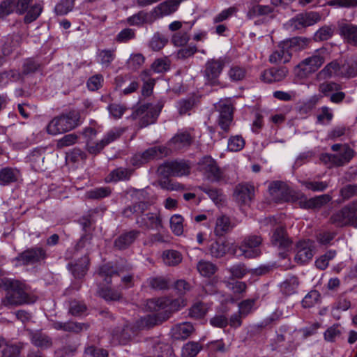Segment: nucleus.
<instances>
[{
	"label": "nucleus",
	"mask_w": 357,
	"mask_h": 357,
	"mask_svg": "<svg viewBox=\"0 0 357 357\" xmlns=\"http://www.w3.org/2000/svg\"><path fill=\"white\" fill-rule=\"evenodd\" d=\"M326 54V49L317 50L312 56L303 59L294 68L295 76L299 79L308 77L322 66Z\"/></svg>",
	"instance_id": "1"
},
{
	"label": "nucleus",
	"mask_w": 357,
	"mask_h": 357,
	"mask_svg": "<svg viewBox=\"0 0 357 357\" xmlns=\"http://www.w3.org/2000/svg\"><path fill=\"white\" fill-rule=\"evenodd\" d=\"M186 304L187 301L183 297L174 300L169 298H158L149 300L146 306L151 311L161 312L163 314L162 319L166 320L172 312L180 310Z\"/></svg>",
	"instance_id": "2"
},
{
	"label": "nucleus",
	"mask_w": 357,
	"mask_h": 357,
	"mask_svg": "<svg viewBox=\"0 0 357 357\" xmlns=\"http://www.w3.org/2000/svg\"><path fill=\"white\" fill-rule=\"evenodd\" d=\"M79 119L78 112L70 111L66 115L53 119L47 126V131L48 134H65L78 126Z\"/></svg>",
	"instance_id": "3"
},
{
	"label": "nucleus",
	"mask_w": 357,
	"mask_h": 357,
	"mask_svg": "<svg viewBox=\"0 0 357 357\" xmlns=\"http://www.w3.org/2000/svg\"><path fill=\"white\" fill-rule=\"evenodd\" d=\"M331 149L337 153L322 154L320 157V160L328 167L343 166L354 157V151L347 144H335L331 146Z\"/></svg>",
	"instance_id": "4"
},
{
	"label": "nucleus",
	"mask_w": 357,
	"mask_h": 357,
	"mask_svg": "<svg viewBox=\"0 0 357 357\" xmlns=\"http://www.w3.org/2000/svg\"><path fill=\"white\" fill-rule=\"evenodd\" d=\"M5 285L8 289L6 296L8 303L10 305H21L28 302L26 285L16 280L6 279Z\"/></svg>",
	"instance_id": "5"
},
{
	"label": "nucleus",
	"mask_w": 357,
	"mask_h": 357,
	"mask_svg": "<svg viewBox=\"0 0 357 357\" xmlns=\"http://www.w3.org/2000/svg\"><path fill=\"white\" fill-rule=\"evenodd\" d=\"M225 66V58L211 59L204 65L203 75L206 83L211 86L218 85L219 77Z\"/></svg>",
	"instance_id": "6"
},
{
	"label": "nucleus",
	"mask_w": 357,
	"mask_h": 357,
	"mask_svg": "<svg viewBox=\"0 0 357 357\" xmlns=\"http://www.w3.org/2000/svg\"><path fill=\"white\" fill-rule=\"evenodd\" d=\"M157 173L163 178L181 177L190 173V166L185 161H171L163 163L158 168Z\"/></svg>",
	"instance_id": "7"
},
{
	"label": "nucleus",
	"mask_w": 357,
	"mask_h": 357,
	"mask_svg": "<svg viewBox=\"0 0 357 357\" xmlns=\"http://www.w3.org/2000/svg\"><path fill=\"white\" fill-rule=\"evenodd\" d=\"M197 170L204 178L212 182L219 181L222 177V172L215 160L209 155L203 156L197 162Z\"/></svg>",
	"instance_id": "8"
},
{
	"label": "nucleus",
	"mask_w": 357,
	"mask_h": 357,
	"mask_svg": "<svg viewBox=\"0 0 357 357\" xmlns=\"http://www.w3.org/2000/svg\"><path fill=\"white\" fill-rule=\"evenodd\" d=\"M321 20L320 15L317 12L300 13L290 19L285 24L287 29L296 31L314 25Z\"/></svg>",
	"instance_id": "9"
},
{
	"label": "nucleus",
	"mask_w": 357,
	"mask_h": 357,
	"mask_svg": "<svg viewBox=\"0 0 357 357\" xmlns=\"http://www.w3.org/2000/svg\"><path fill=\"white\" fill-rule=\"evenodd\" d=\"M295 252V261L298 264H306L315 254V243L310 239L301 240L296 244Z\"/></svg>",
	"instance_id": "10"
},
{
	"label": "nucleus",
	"mask_w": 357,
	"mask_h": 357,
	"mask_svg": "<svg viewBox=\"0 0 357 357\" xmlns=\"http://www.w3.org/2000/svg\"><path fill=\"white\" fill-rule=\"evenodd\" d=\"M261 242L262 239L259 236L250 235L245 237L239 248L241 255L245 258H255L259 256Z\"/></svg>",
	"instance_id": "11"
},
{
	"label": "nucleus",
	"mask_w": 357,
	"mask_h": 357,
	"mask_svg": "<svg viewBox=\"0 0 357 357\" xmlns=\"http://www.w3.org/2000/svg\"><path fill=\"white\" fill-rule=\"evenodd\" d=\"M46 257L45 251L41 248H34L20 253L13 259L15 266L33 264Z\"/></svg>",
	"instance_id": "12"
},
{
	"label": "nucleus",
	"mask_w": 357,
	"mask_h": 357,
	"mask_svg": "<svg viewBox=\"0 0 357 357\" xmlns=\"http://www.w3.org/2000/svg\"><path fill=\"white\" fill-rule=\"evenodd\" d=\"M219 112L218 123L225 132H227L232 121L233 107L229 100H220L215 106Z\"/></svg>",
	"instance_id": "13"
},
{
	"label": "nucleus",
	"mask_w": 357,
	"mask_h": 357,
	"mask_svg": "<svg viewBox=\"0 0 357 357\" xmlns=\"http://www.w3.org/2000/svg\"><path fill=\"white\" fill-rule=\"evenodd\" d=\"M163 106V100L158 101L155 106H153L151 104H145L141 105L136 110V113L137 115H142L146 114L145 116L143 117L142 123L144 126H146L147 125L155 122L159 116Z\"/></svg>",
	"instance_id": "14"
},
{
	"label": "nucleus",
	"mask_w": 357,
	"mask_h": 357,
	"mask_svg": "<svg viewBox=\"0 0 357 357\" xmlns=\"http://www.w3.org/2000/svg\"><path fill=\"white\" fill-rule=\"evenodd\" d=\"M332 199V196L328 194H324L314 197L307 199L304 195H301L298 199V203L301 208H319L328 204Z\"/></svg>",
	"instance_id": "15"
},
{
	"label": "nucleus",
	"mask_w": 357,
	"mask_h": 357,
	"mask_svg": "<svg viewBox=\"0 0 357 357\" xmlns=\"http://www.w3.org/2000/svg\"><path fill=\"white\" fill-rule=\"evenodd\" d=\"M292 56L289 45L284 41L280 43L269 56V61L271 63H285L290 61Z\"/></svg>",
	"instance_id": "16"
},
{
	"label": "nucleus",
	"mask_w": 357,
	"mask_h": 357,
	"mask_svg": "<svg viewBox=\"0 0 357 357\" xmlns=\"http://www.w3.org/2000/svg\"><path fill=\"white\" fill-rule=\"evenodd\" d=\"M86 149L91 154L98 153L107 144L116 139L117 135H108L101 139L96 138V135H86Z\"/></svg>",
	"instance_id": "17"
},
{
	"label": "nucleus",
	"mask_w": 357,
	"mask_h": 357,
	"mask_svg": "<svg viewBox=\"0 0 357 357\" xmlns=\"http://www.w3.org/2000/svg\"><path fill=\"white\" fill-rule=\"evenodd\" d=\"M195 330L192 323L185 321L173 326L170 331V335L174 340H185L195 332Z\"/></svg>",
	"instance_id": "18"
},
{
	"label": "nucleus",
	"mask_w": 357,
	"mask_h": 357,
	"mask_svg": "<svg viewBox=\"0 0 357 357\" xmlns=\"http://www.w3.org/2000/svg\"><path fill=\"white\" fill-rule=\"evenodd\" d=\"M288 70L286 68H271L264 70L261 74V79L266 83H273L283 80Z\"/></svg>",
	"instance_id": "19"
},
{
	"label": "nucleus",
	"mask_w": 357,
	"mask_h": 357,
	"mask_svg": "<svg viewBox=\"0 0 357 357\" xmlns=\"http://www.w3.org/2000/svg\"><path fill=\"white\" fill-rule=\"evenodd\" d=\"M339 31L347 43L357 47V25L342 22L339 24Z\"/></svg>",
	"instance_id": "20"
},
{
	"label": "nucleus",
	"mask_w": 357,
	"mask_h": 357,
	"mask_svg": "<svg viewBox=\"0 0 357 357\" xmlns=\"http://www.w3.org/2000/svg\"><path fill=\"white\" fill-rule=\"evenodd\" d=\"M254 186L250 184L238 185L234 191V198L241 204H248L254 196Z\"/></svg>",
	"instance_id": "21"
},
{
	"label": "nucleus",
	"mask_w": 357,
	"mask_h": 357,
	"mask_svg": "<svg viewBox=\"0 0 357 357\" xmlns=\"http://www.w3.org/2000/svg\"><path fill=\"white\" fill-rule=\"evenodd\" d=\"M268 190L273 198L278 202L289 199V189L283 182L274 181L271 183Z\"/></svg>",
	"instance_id": "22"
},
{
	"label": "nucleus",
	"mask_w": 357,
	"mask_h": 357,
	"mask_svg": "<svg viewBox=\"0 0 357 357\" xmlns=\"http://www.w3.org/2000/svg\"><path fill=\"white\" fill-rule=\"evenodd\" d=\"M321 96L313 95L307 100H299L295 107L296 112L300 116H305L308 114L320 101Z\"/></svg>",
	"instance_id": "23"
},
{
	"label": "nucleus",
	"mask_w": 357,
	"mask_h": 357,
	"mask_svg": "<svg viewBox=\"0 0 357 357\" xmlns=\"http://www.w3.org/2000/svg\"><path fill=\"white\" fill-rule=\"evenodd\" d=\"M139 231L132 230L120 235L114 241V246L119 250L128 248L138 237Z\"/></svg>",
	"instance_id": "24"
},
{
	"label": "nucleus",
	"mask_w": 357,
	"mask_h": 357,
	"mask_svg": "<svg viewBox=\"0 0 357 357\" xmlns=\"http://www.w3.org/2000/svg\"><path fill=\"white\" fill-rule=\"evenodd\" d=\"M271 241L274 245L282 249L288 248L291 244L285 229L282 227L275 229L271 237Z\"/></svg>",
	"instance_id": "25"
},
{
	"label": "nucleus",
	"mask_w": 357,
	"mask_h": 357,
	"mask_svg": "<svg viewBox=\"0 0 357 357\" xmlns=\"http://www.w3.org/2000/svg\"><path fill=\"white\" fill-rule=\"evenodd\" d=\"M54 328L56 330H62L68 332L79 333L83 331H86L89 328V325L84 323L78 322H60L56 321L53 324Z\"/></svg>",
	"instance_id": "26"
},
{
	"label": "nucleus",
	"mask_w": 357,
	"mask_h": 357,
	"mask_svg": "<svg viewBox=\"0 0 357 357\" xmlns=\"http://www.w3.org/2000/svg\"><path fill=\"white\" fill-rule=\"evenodd\" d=\"M351 217H352V210L348 207H344L334 213L331 218V221L337 227H343L349 225Z\"/></svg>",
	"instance_id": "27"
},
{
	"label": "nucleus",
	"mask_w": 357,
	"mask_h": 357,
	"mask_svg": "<svg viewBox=\"0 0 357 357\" xmlns=\"http://www.w3.org/2000/svg\"><path fill=\"white\" fill-rule=\"evenodd\" d=\"M333 76L342 77L341 66L336 61L327 64L318 73V77L323 79L331 78Z\"/></svg>",
	"instance_id": "28"
},
{
	"label": "nucleus",
	"mask_w": 357,
	"mask_h": 357,
	"mask_svg": "<svg viewBox=\"0 0 357 357\" xmlns=\"http://www.w3.org/2000/svg\"><path fill=\"white\" fill-rule=\"evenodd\" d=\"M164 320L162 319V315L158 314H149L144 317L140 318L136 322V328L139 330L150 328L158 323H161Z\"/></svg>",
	"instance_id": "29"
},
{
	"label": "nucleus",
	"mask_w": 357,
	"mask_h": 357,
	"mask_svg": "<svg viewBox=\"0 0 357 357\" xmlns=\"http://www.w3.org/2000/svg\"><path fill=\"white\" fill-rule=\"evenodd\" d=\"M116 59L115 49L99 50L97 53L98 62L105 68L110 66Z\"/></svg>",
	"instance_id": "30"
},
{
	"label": "nucleus",
	"mask_w": 357,
	"mask_h": 357,
	"mask_svg": "<svg viewBox=\"0 0 357 357\" xmlns=\"http://www.w3.org/2000/svg\"><path fill=\"white\" fill-rule=\"evenodd\" d=\"M20 172L17 169L5 167L0 170V185H6L17 181Z\"/></svg>",
	"instance_id": "31"
},
{
	"label": "nucleus",
	"mask_w": 357,
	"mask_h": 357,
	"mask_svg": "<svg viewBox=\"0 0 357 357\" xmlns=\"http://www.w3.org/2000/svg\"><path fill=\"white\" fill-rule=\"evenodd\" d=\"M230 219L226 215H220L215 222L214 232L216 236H223L232 228Z\"/></svg>",
	"instance_id": "32"
},
{
	"label": "nucleus",
	"mask_w": 357,
	"mask_h": 357,
	"mask_svg": "<svg viewBox=\"0 0 357 357\" xmlns=\"http://www.w3.org/2000/svg\"><path fill=\"white\" fill-rule=\"evenodd\" d=\"M127 22L131 26H142L144 24L152 23V20L149 14L144 10L139 11L136 14L127 18Z\"/></svg>",
	"instance_id": "33"
},
{
	"label": "nucleus",
	"mask_w": 357,
	"mask_h": 357,
	"mask_svg": "<svg viewBox=\"0 0 357 357\" xmlns=\"http://www.w3.org/2000/svg\"><path fill=\"white\" fill-rule=\"evenodd\" d=\"M298 285V278L295 276H291L281 283L280 289L283 294L290 296L296 292Z\"/></svg>",
	"instance_id": "34"
},
{
	"label": "nucleus",
	"mask_w": 357,
	"mask_h": 357,
	"mask_svg": "<svg viewBox=\"0 0 357 357\" xmlns=\"http://www.w3.org/2000/svg\"><path fill=\"white\" fill-rule=\"evenodd\" d=\"M342 77H354L357 75V61L350 58L341 65Z\"/></svg>",
	"instance_id": "35"
},
{
	"label": "nucleus",
	"mask_w": 357,
	"mask_h": 357,
	"mask_svg": "<svg viewBox=\"0 0 357 357\" xmlns=\"http://www.w3.org/2000/svg\"><path fill=\"white\" fill-rule=\"evenodd\" d=\"M202 349V346L197 342L190 341L185 344L181 349L182 357H195Z\"/></svg>",
	"instance_id": "36"
},
{
	"label": "nucleus",
	"mask_w": 357,
	"mask_h": 357,
	"mask_svg": "<svg viewBox=\"0 0 357 357\" xmlns=\"http://www.w3.org/2000/svg\"><path fill=\"white\" fill-rule=\"evenodd\" d=\"M273 12V8L270 5L254 4L248 10V15L250 17L267 15Z\"/></svg>",
	"instance_id": "37"
},
{
	"label": "nucleus",
	"mask_w": 357,
	"mask_h": 357,
	"mask_svg": "<svg viewBox=\"0 0 357 357\" xmlns=\"http://www.w3.org/2000/svg\"><path fill=\"white\" fill-rule=\"evenodd\" d=\"M162 259L167 266H176L181 262L182 255L176 250H168L163 252Z\"/></svg>",
	"instance_id": "38"
},
{
	"label": "nucleus",
	"mask_w": 357,
	"mask_h": 357,
	"mask_svg": "<svg viewBox=\"0 0 357 357\" xmlns=\"http://www.w3.org/2000/svg\"><path fill=\"white\" fill-rule=\"evenodd\" d=\"M43 5L40 3L31 4L26 11L24 21L26 24H30L36 20L43 11Z\"/></svg>",
	"instance_id": "39"
},
{
	"label": "nucleus",
	"mask_w": 357,
	"mask_h": 357,
	"mask_svg": "<svg viewBox=\"0 0 357 357\" xmlns=\"http://www.w3.org/2000/svg\"><path fill=\"white\" fill-rule=\"evenodd\" d=\"M197 269L201 275L208 278L216 272L217 267L211 261L200 260L197 264Z\"/></svg>",
	"instance_id": "40"
},
{
	"label": "nucleus",
	"mask_w": 357,
	"mask_h": 357,
	"mask_svg": "<svg viewBox=\"0 0 357 357\" xmlns=\"http://www.w3.org/2000/svg\"><path fill=\"white\" fill-rule=\"evenodd\" d=\"M167 43L168 39L165 36L160 32H156L149 41V47L153 51H159L162 50Z\"/></svg>",
	"instance_id": "41"
},
{
	"label": "nucleus",
	"mask_w": 357,
	"mask_h": 357,
	"mask_svg": "<svg viewBox=\"0 0 357 357\" xmlns=\"http://www.w3.org/2000/svg\"><path fill=\"white\" fill-rule=\"evenodd\" d=\"M180 3L177 0H167L158 6V8L162 15H169L176 12Z\"/></svg>",
	"instance_id": "42"
},
{
	"label": "nucleus",
	"mask_w": 357,
	"mask_h": 357,
	"mask_svg": "<svg viewBox=\"0 0 357 357\" xmlns=\"http://www.w3.org/2000/svg\"><path fill=\"white\" fill-rule=\"evenodd\" d=\"M171 61L167 57L155 59L151 64V70L155 73H163L170 69Z\"/></svg>",
	"instance_id": "43"
},
{
	"label": "nucleus",
	"mask_w": 357,
	"mask_h": 357,
	"mask_svg": "<svg viewBox=\"0 0 357 357\" xmlns=\"http://www.w3.org/2000/svg\"><path fill=\"white\" fill-rule=\"evenodd\" d=\"M31 342L36 347L46 349L52 345L51 339L46 335L41 333H36L31 336Z\"/></svg>",
	"instance_id": "44"
},
{
	"label": "nucleus",
	"mask_w": 357,
	"mask_h": 357,
	"mask_svg": "<svg viewBox=\"0 0 357 357\" xmlns=\"http://www.w3.org/2000/svg\"><path fill=\"white\" fill-rule=\"evenodd\" d=\"M141 222L146 227L156 229L160 225V220L157 213H149L142 215Z\"/></svg>",
	"instance_id": "45"
},
{
	"label": "nucleus",
	"mask_w": 357,
	"mask_h": 357,
	"mask_svg": "<svg viewBox=\"0 0 357 357\" xmlns=\"http://www.w3.org/2000/svg\"><path fill=\"white\" fill-rule=\"evenodd\" d=\"M208 307L206 304L198 302L195 303L189 310V315L195 319L204 317L208 312Z\"/></svg>",
	"instance_id": "46"
},
{
	"label": "nucleus",
	"mask_w": 357,
	"mask_h": 357,
	"mask_svg": "<svg viewBox=\"0 0 357 357\" xmlns=\"http://www.w3.org/2000/svg\"><path fill=\"white\" fill-rule=\"evenodd\" d=\"M318 89L324 96H330L331 93L340 91L342 86L334 82H325L319 85Z\"/></svg>",
	"instance_id": "47"
},
{
	"label": "nucleus",
	"mask_w": 357,
	"mask_h": 357,
	"mask_svg": "<svg viewBox=\"0 0 357 357\" xmlns=\"http://www.w3.org/2000/svg\"><path fill=\"white\" fill-rule=\"evenodd\" d=\"M165 149V148L156 146L150 148L141 153V157L143 158L142 160L146 163L151 160L161 158Z\"/></svg>",
	"instance_id": "48"
},
{
	"label": "nucleus",
	"mask_w": 357,
	"mask_h": 357,
	"mask_svg": "<svg viewBox=\"0 0 357 357\" xmlns=\"http://www.w3.org/2000/svg\"><path fill=\"white\" fill-rule=\"evenodd\" d=\"M333 118V109L327 106L319 109L317 120L319 123L328 124Z\"/></svg>",
	"instance_id": "49"
},
{
	"label": "nucleus",
	"mask_w": 357,
	"mask_h": 357,
	"mask_svg": "<svg viewBox=\"0 0 357 357\" xmlns=\"http://www.w3.org/2000/svg\"><path fill=\"white\" fill-rule=\"evenodd\" d=\"M89 259L85 256L82 258L81 264H75L72 267V272L75 278H82L89 268Z\"/></svg>",
	"instance_id": "50"
},
{
	"label": "nucleus",
	"mask_w": 357,
	"mask_h": 357,
	"mask_svg": "<svg viewBox=\"0 0 357 357\" xmlns=\"http://www.w3.org/2000/svg\"><path fill=\"white\" fill-rule=\"evenodd\" d=\"M211 255L214 257L224 256L228 250V246L225 242L215 241L210 245Z\"/></svg>",
	"instance_id": "51"
},
{
	"label": "nucleus",
	"mask_w": 357,
	"mask_h": 357,
	"mask_svg": "<svg viewBox=\"0 0 357 357\" xmlns=\"http://www.w3.org/2000/svg\"><path fill=\"white\" fill-rule=\"evenodd\" d=\"M245 68L239 66H232L228 71V76L232 82L241 81L245 77Z\"/></svg>",
	"instance_id": "52"
},
{
	"label": "nucleus",
	"mask_w": 357,
	"mask_h": 357,
	"mask_svg": "<svg viewBox=\"0 0 357 357\" xmlns=\"http://www.w3.org/2000/svg\"><path fill=\"white\" fill-rule=\"evenodd\" d=\"M130 172L123 168H117L112 171L106 178L107 181L116 182L121 180H126L130 178Z\"/></svg>",
	"instance_id": "53"
},
{
	"label": "nucleus",
	"mask_w": 357,
	"mask_h": 357,
	"mask_svg": "<svg viewBox=\"0 0 357 357\" xmlns=\"http://www.w3.org/2000/svg\"><path fill=\"white\" fill-rule=\"evenodd\" d=\"M245 146V140L241 135H231L228 139L227 148L231 151H238Z\"/></svg>",
	"instance_id": "54"
},
{
	"label": "nucleus",
	"mask_w": 357,
	"mask_h": 357,
	"mask_svg": "<svg viewBox=\"0 0 357 357\" xmlns=\"http://www.w3.org/2000/svg\"><path fill=\"white\" fill-rule=\"evenodd\" d=\"M189 40L190 36L187 31H179L172 35L171 42L174 46L181 47L186 45Z\"/></svg>",
	"instance_id": "55"
},
{
	"label": "nucleus",
	"mask_w": 357,
	"mask_h": 357,
	"mask_svg": "<svg viewBox=\"0 0 357 357\" xmlns=\"http://www.w3.org/2000/svg\"><path fill=\"white\" fill-rule=\"evenodd\" d=\"M194 105L195 100L192 98L182 99L177 102L176 107L180 115L190 114Z\"/></svg>",
	"instance_id": "56"
},
{
	"label": "nucleus",
	"mask_w": 357,
	"mask_h": 357,
	"mask_svg": "<svg viewBox=\"0 0 357 357\" xmlns=\"http://www.w3.org/2000/svg\"><path fill=\"white\" fill-rule=\"evenodd\" d=\"M310 41V39L307 38L295 37L284 42L289 45V50L292 51L293 49H295V50L304 49L308 45Z\"/></svg>",
	"instance_id": "57"
},
{
	"label": "nucleus",
	"mask_w": 357,
	"mask_h": 357,
	"mask_svg": "<svg viewBox=\"0 0 357 357\" xmlns=\"http://www.w3.org/2000/svg\"><path fill=\"white\" fill-rule=\"evenodd\" d=\"M183 218L180 215H174L172 216L170 219V227L172 231L177 236H179L183 234Z\"/></svg>",
	"instance_id": "58"
},
{
	"label": "nucleus",
	"mask_w": 357,
	"mask_h": 357,
	"mask_svg": "<svg viewBox=\"0 0 357 357\" xmlns=\"http://www.w3.org/2000/svg\"><path fill=\"white\" fill-rule=\"evenodd\" d=\"M255 301L256 300L252 298L247 299L239 303L238 313L243 315V317L248 316L255 310Z\"/></svg>",
	"instance_id": "59"
},
{
	"label": "nucleus",
	"mask_w": 357,
	"mask_h": 357,
	"mask_svg": "<svg viewBox=\"0 0 357 357\" xmlns=\"http://www.w3.org/2000/svg\"><path fill=\"white\" fill-rule=\"evenodd\" d=\"M320 299V294L317 290L310 291L302 301L304 307H311L317 304Z\"/></svg>",
	"instance_id": "60"
},
{
	"label": "nucleus",
	"mask_w": 357,
	"mask_h": 357,
	"mask_svg": "<svg viewBox=\"0 0 357 357\" xmlns=\"http://www.w3.org/2000/svg\"><path fill=\"white\" fill-rule=\"evenodd\" d=\"M237 12V8L234 6L229 7L227 9L222 10L220 13L216 15L213 18V24H218L222 22H224L229 18H230L232 15H234Z\"/></svg>",
	"instance_id": "61"
},
{
	"label": "nucleus",
	"mask_w": 357,
	"mask_h": 357,
	"mask_svg": "<svg viewBox=\"0 0 357 357\" xmlns=\"http://www.w3.org/2000/svg\"><path fill=\"white\" fill-rule=\"evenodd\" d=\"M74 0H61L55 7L57 15H63L71 11L74 7Z\"/></svg>",
	"instance_id": "62"
},
{
	"label": "nucleus",
	"mask_w": 357,
	"mask_h": 357,
	"mask_svg": "<svg viewBox=\"0 0 357 357\" xmlns=\"http://www.w3.org/2000/svg\"><path fill=\"white\" fill-rule=\"evenodd\" d=\"M39 62L33 59H28L25 60L22 66V74L27 75L37 71L40 68Z\"/></svg>",
	"instance_id": "63"
},
{
	"label": "nucleus",
	"mask_w": 357,
	"mask_h": 357,
	"mask_svg": "<svg viewBox=\"0 0 357 357\" xmlns=\"http://www.w3.org/2000/svg\"><path fill=\"white\" fill-rule=\"evenodd\" d=\"M333 35V30L330 26L321 27L314 34L316 40L324 41L330 39Z\"/></svg>",
	"instance_id": "64"
}]
</instances>
